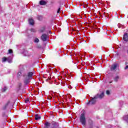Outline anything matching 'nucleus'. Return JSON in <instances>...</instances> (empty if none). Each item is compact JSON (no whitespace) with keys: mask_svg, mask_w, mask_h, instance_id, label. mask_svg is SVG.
Listing matches in <instances>:
<instances>
[{"mask_svg":"<svg viewBox=\"0 0 128 128\" xmlns=\"http://www.w3.org/2000/svg\"><path fill=\"white\" fill-rule=\"evenodd\" d=\"M68 88H72V86H68Z\"/></svg>","mask_w":128,"mask_h":128,"instance_id":"31","label":"nucleus"},{"mask_svg":"<svg viewBox=\"0 0 128 128\" xmlns=\"http://www.w3.org/2000/svg\"><path fill=\"white\" fill-rule=\"evenodd\" d=\"M117 67H118V64H114L110 68V70H116V68Z\"/></svg>","mask_w":128,"mask_h":128,"instance_id":"12","label":"nucleus"},{"mask_svg":"<svg viewBox=\"0 0 128 128\" xmlns=\"http://www.w3.org/2000/svg\"><path fill=\"white\" fill-rule=\"evenodd\" d=\"M3 116H4V115H3Z\"/></svg>","mask_w":128,"mask_h":128,"instance_id":"37","label":"nucleus"},{"mask_svg":"<svg viewBox=\"0 0 128 128\" xmlns=\"http://www.w3.org/2000/svg\"><path fill=\"white\" fill-rule=\"evenodd\" d=\"M80 6H83L82 4H80Z\"/></svg>","mask_w":128,"mask_h":128,"instance_id":"34","label":"nucleus"},{"mask_svg":"<svg viewBox=\"0 0 128 128\" xmlns=\"http://www.w3.org/2000/svg\"><path fill=\"white\" fill-rule=\"evenodd\" d=\"M118 28H124V26L122 24H118Z\"/></svg>","mask_w":128,"mask_h":128,"instance_id":"17","label":"nucleus"},{"mask_svg":"<svg viewBox=\"0 0 128 128\" xmlns=\"http://www.w3.org/2000/svg\"><path fill=\"white\" fill-rule=\"evenodd\" d=\"M38 42H40V40H38V38H36L34 40V42L38 43Z\"/></svg>","mask_w":128,"mask_h":128,"instance_id":"19","label":"nucleus"},{"mask_svg":"<svg viewBox=\"0 0 128 128\" xmlns=\"http://www.w3.org/2000/svg\"><path fill=\"white\" fill-rule=\"evenodd\" d=\"M28 23L29 24H30L31 26H34V19L32 18H29L28 19Z\"/></svg>","mask_w":128,"mask_h":128,"instance_id":"13","label":"nucleus"},{"mask_svg":"<svg viewBox=\"0 0 128 128\" xmlns=\"http://www.w3.org/2000/svg\"><path fill=\"white\" fill-rule=\"evenodd\" d=\"M23 54L24 56H32V53H30L27 50H25L23 52Z\"/></svg>","mask_w":128,"mask_h":128,"instance_id":"9","label":"nucleus"},{"mask_svg":"<svg viewBox=\"0 0 128 128\" xmlns=\"http://www.w3.org/2000/svg\"><path fill=\"white\" fill-rule=\"evenodd\" d=\"M40 116L36 114L35 115V120H40Z\"/></svg>","mask_w":128,"mask_h":128,"instance_id":"16","label":"nucleus"},{"mask_svg":"<svg viewBox=\"0 0 128 128\" xmlns=\"http://www.w3.org/2000/svg\"><path fill=\"white\" fill-rule=\"evenodd\" d=\"M90 100L88 101L87 104H94L98 100V96H94V98L90 97Z\"/></svg>","mask_w":128,"mask_h":128,"instance_id":"4","label":"nucleus"},{"mask_svg":"<svg viewBox=\"0 0 128 128\" xmlns=\"http://www.w3.org/2000/svg\"><path fill=\"white\" fill-rule=\"evenodd\" d=\"M88 122L91 126H92V120L90 119L88 120Z\"/></svg>","mask_w":128,"mask_h":128,"instance_id":"20","label":"nucleus"},{"mask_svg":"<svg viewBox=\"0 0 128 128\" xmlns=\"http://www.w3.org/2000/svg\"><path fill=\"white\" fill-rule=\"evenodd\" d=\"M40 32H44V28H42V29L40 30Z\"/></svg>","mask_w":128,"mask_h":128,"instance_id":"23","label":"nucleus"},{"mask_svg":"<svg viewBox=\"0 0 128 128\" xmlns=\"http://www.w3.org/2000/svg\"><path fill=\"white\" fill-rule=\"evenodd\" d=\"M84 8H86V6H84Z\"/></svg>","mask_w":128,"mask_h":128,"instance_id":"36","label":"nucleus"},{"mask_svg":"<svg viewBox=\"0 0 128 128\" xmlns=\"http://www.w3.org/2000/svg\"><path fill=\"white\" fill-rule=\"evenodd\" d=\"M80 122H81L82 126H86V113H84V112L80 114Z\"/></svg>","mask_w":128,"mask_h":128,"instance_id":"3","label":"nucleus"},{"mask_svg":"<svg viewBox=\"0 0 128 128\" xmlns=\"http://www.w3.org/2000/svg\"><path fill=\"white\" fill-rule=\"evenodd\" d=\"M90 128H92V127H90Z\"/></svg>","mask_w":128,"mask_h":128,"instance_id":"35","label":"nucleus"},{"mask_svg":"<svg viewBox=\"0 0 128 128\" xmlns=\"http://www.w3.org/2000/svg\"><path fill=\"white\" fill-rule=\"evenodd\" d=\"M14 55L12 54L11 56H9L8 58L4 57L2 58V62H8V64H12V58Z\"/></svg>","mask_w":128,"mask_h":128,"instance_id":"2","label":"nucleus"},{"mask_svg":"<svg viewBox=\"0 0 128 128\" xmlns=\"http://www.w3.org/2000/svg\"><path fill=\"white\" fill-rule=\"evenodd\" d=\"M106 94H108V95L110 94V90H106Z\"/></svg>","mask_w":128,"mask_h":128,"instance_id":"27","label":"nucleus"},{"mask_svg":"<svg viewBox=\"0 0 128 128\" xmlns=\"http://www.w3.org/2000/svg\"><path fill=\"white\" fill-rule=\"evenodd\" d=\"M52 97L51 96H48V100H52Z\"/></svg>","mask_w":128,"mask_h":128,"instance_id":"28","label":"nucleus"},{"mask_svg":"<svg viewBox=\"0 0 128 128\" xmlns=\"http://www.w3.org/2000/svg\"><path fill=\"white\" fill-rule=\"evenodd\" d=\"M50 123L48 122H46L44 123V128H50ZM56 128L54 126L51 127V128Z\"/></svg>","mask_w":128,"mask_h":128,"instance_id":"7","label":"nucleus"},{"mask_svg":"<svg viewBox=\"0 0 128 128\" xmlns=\"http://www.w3.org/2000/svg\"><path fill=\"white\" fill-rule=\"evenodd\" d=\"M120 78V77H118V76H116L114 78V82H118V79Z\"/></svg>","mask_w":128,"mask_h":128,"instance_id":"18","label":"nucleus"},{"mask_svg":"<svg viewBox=\"0 0 128 128\" xmlns=\"http://www.w3.org/2000/svg\"><path fill=\"white\" fill-rule=\"evenodd\" d=\"M48 36L46 34H42L41 36V40L42 42H46L48 40Z\"/></svg>","mask_w":128,"mask_h":128,"instance_id":"5","label":"nucleus"},{"mask_svg":"<svg viewBox=\"0 0 128 128\" xmlns=\"http://www.w3.org/2000/svg\"><path fill=\"white\" fill-rule=\"evenodd\" d=\"M110 82V84H112V82Z\"/></svg>","mask_w":128,"mask_h":128,"instance_id":"33","label":"nucleus"},{"mask_svg":"<svg viewBox=\"0 0 128 128\" xmlns=\"http://www.w3.org/2000/svg\"><path fill=\"white\" fill-rule=\"evenodd\" d=\"M29 101H30V100H25V102H26V104H28V102Z\"/></svg>","mask_w":128,"mask_h":128,"instance_id":"29","label":"nucleus"},{"mask_svg":"<svg viewBox=\"0 0 128 128\" xmlns=\"http://www.w3.org/2000/svg\"><path fill=\"white\" fill-rule=\"evenodd\" d=\"M123 120L126 122H128V115H126L123 116Z\"/></svg>","mask_w":128,"mask_h":128,"instance_id":"14","label":"nucleus"},{"mask_svg":"<svg viewBox=\"0 0 128 128\" xmlns=\"http://www.w3.org/2000/svg\"><path fill=\"white\" fill-rule=\"evenodd\" d=\"M48 4V1H45L44 0H41L40 2V6H46Z\"/></svg>","mask_w":128,"mask_h":128,"instance_id":"10","label":"nucleus"},{"mask_svg":"<svg viewBox=\"0 0 128 128\" xmlns=\"http://www.w3.org/2000/svg\"><path fill=\"white\" fill-rule=\"evenodd\" d=\"M8 90V88L6 87H4L3 88H2V92H6Z\"/></svg>","mask_w":128,"mask_h":128,"instance_id":"21","label":"nucleus"},{"mask_svg":"<svg viewBox=\"0 0 128 128\" xmlns=\"http://www.w3.org/2000/svg\"><path fill=\"white\" fill-rule=\"evenodd\" d=\"M18 87H19V89L20 90V88H22V83L18 84Z\"/></svg>","mask_w":128,"mask_h":128,"instance_id":"25","label":"nucleus"},{"mask_svg":"<svg viewBox=\"0 0 128 128\" xmlns=\"http://www.w3.org/2000/svg\"><path fill=\"white\" fill-rule=\"evenodd\" d=\"M49 34H52V32L50 31Z\"/></svg>","mask_w":128,"mask_h":128,"instance_id":"32","label":"nucleus"},{"mask_svg":"<svg viewBox=\"0 0 128 128\" xmlns=\"http://www.w3.org/2000/svg\"><path fill=\"white\" fill-rule=\"evenodd\" d=\"M37 20H42V16L40 15H38Z\"/></svg>","mask_w":128,"mask_h":128,"instance_id":"15","label":"nucleus"},{"mask_svg":"<svg viewBox=\"0 0 128 128\" xmlns=\"http://www.w3.org/2000/svg\"><path fill=\"white\" fill-rule=\"evenodd\" d=\"M95 96H97V99L98 98H100L102 99L104 96V92H102L101 94H97Z\"/></svg>","mask_w":128,"mask_h":128,"instance_id":"8","label":"nucleus"},{"mask_svg":"<svg viewBox=\"0 0 128 128\" xmlns=\"http://www.w3.org/2000/svg\"><path fill=\"white\" fill-rule=\"evenodd\" d=\"M124 40V42H128V33H125L123 37Z\"/></svg>","mask_w":128,"mask_h":128,"instance_id":"11","label":"nucleus"},{"mask_svg":"<svg viewBox=\"0 0 128 128\" xmlns=\"http://www.w3.org/2000/svg\"><path fill=\"white\" fill-rule=\"evenodd\" d=\"M20 68H23L21 70V72H19L17 74V76H21L22 74L24 77V84H28L30 82V80H32V76H34V72L28 71V70H24L26 66H20Z\"/></svg>","mask_w":128,"mask_h":128,"instance_id":"1","label":"nucleus"},{"mask_svg":"<svg viewBox=\"0 0 128 128\" xmlns=\"http://www.w3.org/2000/svg\"><path fill=\"white\" fill-rule=\"evenodd\" d=\"M128 66H126L125 68H124V70H128Z\"/></svg>","mask_w":128,"mask_h":128,"instance_id":"30","label":"nucleus"},{"mask_svg":"<svg viewBox=\"0 0 128 128\" xmlns=\"http://www.w3.org/2000/svg\"><path fill=\"white\" fill-rule=\"evenodd\" d=\"M31 32H36V29L32 28L31 29Z\"/></svg>","mask_w":128,"mask_h":128,"instance_id":"24","label":"nucleus"},{"mask_svg":"<svg viewBox=\"0 0 128 128\" xmlns=\"http://www.w3.org/2000/svg\"><path fill=\"white\" fill-rule=\"evenodd\" d=\"M10 102L8 101L7 102L2 106V110H6L10 106Z\"/></svg>","mask_w":128,"mask_h":128,"instance_id":"6","label":"nucleus"},{"mask_svg":"<svg viewBox=\"0 0 128 128\" xmlns=\"http://www.w3.org/2000/svg\"><path fill=\"white\" fill-rule=\"evenodd\" d=\"M8 54H12V50H11V49H10V50H8Z\"/></svg>","mask_w":128,"mask_h":128,"instance_id":"22","label":"nucleus"},{"mask_svg":"<svg viewBox=\"0 0 128 128\" xmlns=\"http://www.w3.org/2000/svg\"><path fill=\"white\" fill-rule=\"evenodd\" d=\"M96 128H98V127H97Z\"/></svg>","mask_w":128,"mask_h":128,"instance_id":"38","label":"nucleus"},{"mask_svg":"<svg viewBox=\"0 0 128 128\" xmlns=\"http://www.w3.org/2000/svg\"><path fill=\"white\" fill-rule=\"evenodd\" d=\"M60 8H59L57 12L58 14L60 13Z\"/></svg>","mask_w":128,"mask_h":128,"instance_id":"26","label":"nucleus"}]
</instances>
